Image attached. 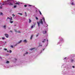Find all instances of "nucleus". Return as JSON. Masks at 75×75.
<instances>
[{
  "mask_svg": "<svg viewBox=\"0 0 75 75\" xmlns=\"http://www.w3.org/2000/svg\"><path fill=\"white\" fill-rule=\"evenodd\" d=\"M15 60H17V59H15Z\"/></svg>",
  "mask_w": 75,
  "mask_h": 75,
  "instance_id": "a18cd8bd",
  "label": "nucleus"
},
{
  "mask_svg": "<svg viewBox=\"0 0 75 75\" xmlns=\"http://www.w3.org/2000/svg\"><path fill=\"white\" fill-rule=\"evenodd\" d=\"M7 52H9V51L7 50Z\"/></svg>",
  "mask_w": 75,
  "mask_h": 75,
  "instance_id": "4c0bfd02",
  "label": "nucleus"
},
{
  "mask_svg": "<svg viewBox=\"0 0 75 75\" xmlns=\"http://www.w3.org/2000/svg\"><path fill=\"white\" fill-rule=\"evenodd\" d=\"M7 1H5L4 2V4H2V5L4 4H9V5H13V0H7Z\"/></svg>",
  "mask_w": 75,
  "mask_h": 75,
  "instance_id": "f257e3e1",
  "label": "nucleus"
},
{
  "mask_svg": "<svg viewBox=\"0 0 75 75\" xmlns=\"http://www.w3.org/2000/svg\"><path fill=\"white\" fill-rule=\"evenodd\" d=\"M42 46V45H41L40 44L39 45V47H41Z\"/></svg>",
  "mask_w": 75,
  "mask_h": 75,
  "instance_id": "c756f323",
  "label": "nucleus"
},
{
  "mask_svg": "<svg viewBox=\"0 0 75 75\" xmlns=\"http://www.w3.org/2000/svg\"><path fill=\"white\" fill-rule=\"evenodd\" d=\"M25 14H27V13L26 12H25Z\"/></svg>",
  "mask_w": 75,
  "mask_h": 75,
  "instance_id": "ea45409f",
  "label": "nucleus"
},
{
  "mask_svg": "<svg viewBox=\"0 0 75 75\" xmlns=\"http://www.w3.org/2000/svg\"><path fill=\"white\" fill-rule=\"evenodd\" d=\"M33 36H34V35H31V37H30V40H31V39H32V38H33Z\"/></svg>",
  "mask_w": 75,
  "mask_h": 75,
  "instance_id": "f8f14e48",
  "label": "nucleus"
},
{
  "mask_svg": "<svg viewBox=\"0 0 75 75\" xmlns=\"http://www.w3.org/2000/svg\"><path fill=\"white\" fill-rule=\"evenodd\" d=\"M11 48H13V45H11Z\"/></svg>",
  "mask_w": 75,
  "mask_h": 75,
  "instance_id": "c85d7f7f",
  "label": "nucleus"
},
{
  "mask_svg": "<svg viewBox=\"0 0 75 75\" xmlns=\"http://www.w3.org/2000/svg\"><path fill=\"white\" fill-rule=\"evenodd\" d=\"M17 7V5H14L13 6V8H16Z\"/></svg>",
  "mask_w": 75,
  "mask_h": 75,
  "instance_id": "5701e85b",
  "label": "nucleus"
},
{
  "mask_svg": "<svg viewBox=\"0 0 75 75\" xmlns=\"http://www.w3.org/2000/svg\"><path fill=\"white\" fill-rule=\"evenodd\" d=\"M23 42L25 43H26V42H27V40H24L23 41Z\"/></svg>",
  "mask_w": 75,
  "mask_h": 75,
  "instance_id": "9d476101",
  "label": "nucleus"
},
{
  "mask_svg": "<svg viewBox=\"0 0 75 75\" xmlns=\"http://www.w3.org/2000/svg\"><path fill=\"white\" fill-rule=\"evenodd\" d=\"M60 39H61V41H62V42H63V39H62V38L60 37Z\"/></svg>",
  "mask_w": 75,
  "mask_h": 75,
  "instance_id": "423d86ee",
  "label": "nucleus"
},
{
  "mask_svg": "<svg viewBox=\"0 0 75 75\" xmlns=\"http://www.w3.org/2000/svg\"><path fill=\"white\" fill-rule=\"evenodd\" d=\"M58 44H59V43H58Z\"/></svg>",
  "mask_w": 75,
  "mask_h": 75,
  "instance_id": "603ef678",
  "label": "nucleus"
},
{
  "mask_svg": "<svg viewBox=\"0 0 75 75\" xmlns=\"http://www.w3.org/2000/svg\"><path fill=\"white\" fill-rule=\"evenodd\" d=\"M10 32H11V33H12V31L11 30V31H10Z\"/></svg>",
  "mask_w": 75,
  "mask_h": 75,
  "instance_id": "a19ab883",
  "label": "nucleus"
},
{
  "mask_svg": "<svg viewBox=\"0 0 75 75\" xmlns=\"http://www.w3.org/2000/svg\"><path fill=\"white\" fill-rule=\"evenodd\" d=\"M46 26L47 27H48V25H47V24H46Z\"/></svg>",
  "mask_w": 75,
  "mask_h": 75,
  "instance_id": "2f4dec72",
  "label": "nucleus"
},
{
  "mask_svg": "<svg viewBox=\"0 0 75 75\" xmlns=\"http://www.w3.org/2000/svg\"><path fill=\"white\" fill-rule=\"evenodd\" d=\"M46 31L47 29H45V30L42 31V33L43 34H46Z\"/></svg>",
  "mask_w": 75,
  "mask_h": 75,
  "instance_id": "7ed1b4c3",
  "label": "nucleus"
},
{
  "mask_svg": "<svg viewBox=\"0 0 75 75\" xmlns=\"http://www.w3.org/2000/svg\"><path fill=\"white\" fill-rule=\"evenodd\" d=\"M13 17H14V16H15V15H13Z\"/></svg>",
  "mask_w": 75,
  "mask_h": 75,
  "instance_id": "49530a36",
  "label": "nucleus"
},
{
  "mask_svg": "<svg viewBox=\"0 0 75 75\" xmlns=\"http://www.w3.org/2000/svg\"><path fill=\"white\" fill-rule=\"evenodd\" d=\"M5 36L6 37V38H8V35L7 34H5Z\"/></svg>",
  "mask_w": 75,
  "mask_h": 75,
  "instance_id": "0eeeda50",
  "label": "nucleus"
},
{
  "mask_svg": "<svg viewBox=\"0 0 75 75\" xmlns=\"http://www.w3.org/2000/svg\"><path fill=\"white\" fill-rule=\"evenodd\" d=\"M14 31H15V32H18V33H20V31H19V32L17 31V30H14Z\"/></svg>",
  "mask_w": 75,
  "mask_h": 75,
  "instance_id": "aec40b11",
  "label": "nucleus"
},
{
  "mask_svg": "<svg viewBox=\"0 0 75 75\" xmlns=\"http://www.w3.org/2000/svg\"><path fill=\"white\" fill-rule=\"evenodd\" d=\"M6 64H9V61H7L6 62Z\"/></svg>",
  "mask_w": 75,
  "mask_h": 75,
  "instance_id": "4be33fe9",
  "label": "nucleus"
},
{
  "mask_svg": "<svg viewBox=\"0 0 75 75\" xmlns=\"http://www.w3.org/2000/svg\"><path fill=\"white\" fill-rule=\"evenodd\" d=\"M8 28V29H10V28Z\"/></svg>",
  "mask_w": 75,
  "mask_h": 75,
  "instance_id": "37998d69",
  "label": "nucleus"
},
{
  "mask_svg": "<svg viewBox=\"0 0 75 75\" xmlns=\"http://www.w3.org/2000/svg\"><path fill=\"white\" fill-rule=\"evenodd\" d=\"M25 16H27V14H26L25 15Z\"/></svg>",
  "mask_w": 75,
  "mask_h": 75,
  "instance_id": "e433bc0d",
  "label": "nucleus"
},
{
  "mask_svg": "<svg viewBox=\"0 0 75 75\" xmlns=\"http://www.w3.org/2000/svg\"><path fill=\"white\" fill-rule=\"evenodd\" d=\"M33 24H34V25H32L31 27V28H34V27H35V23H34Z\"/></svg>",
  "mask_w": 75,
  "mask_h": 75,
  "instance_id": "20e7f679",
  "label": "nucleus"
},
{
  "mask_svg": "<svg viewBox=\"0 0 75 75\" xmlns=\"http://www.w3.org/2000/svg\"><path fill=\"white\" fill-rule=\"evenodd\" d=\"M4 50L5 51H7V49L4 48Z\"/></svg>",
  "mask_w": 75,
  "mask_h": 75,
  "instance_id": "393cba45",
  "label": "nucleus"
},
{
  "mask_svg": "<svg viewBox=\"0 0 75 75\" xmlns=\"http://www.w3.org/2000/svg\"><path fill=\"white\" fill-rule=\"evenodd\" d=\"M0 15L1 16H3V13L1 12L0 13Z\"/></svg>",
  "mask_w": 75,
  "mask_h": 75,
  "instance_id": "1a4fd4ad",
  "label": "nucleus"
},
{
  "mask_svg": "<svg viewBox=\"0 0 75 75\" xmlns=\"http://www.w3.org/2000/svg\"><path fill=\"white\" fill-rule=\"evenodd\" d=\"M13 15H14V14H13Z\"/></svg>",
  "mask_w": 75,
  "mask_h": 75,
  "instance_id": "3c124183",
  "label": "nucleus"
},
{
  "mask_svg": "<svg viewBox=\"0 0 75 75\" xmlns=\"http://www.w3.org/2000/svg\"><path fill=\"white\" fill-rule=\"evenodd\" d=\"M4 27L5 28V29H6V25H5L4 26Z\"/></svg>",
  "mask_w": 75,
  "mask_h": 75,
  "instance_id": "a211bd4d",
  "label": "nucleus"
},
{
  "mask_svg": "<svg viewBox=\"0 0 75 75\" xmlns=\"http://www.w3.org/2000/svg\"><path fill=\"white\" fill-rule=\"evenodd\" d=\"M39 11L40 15H42V13H41V11Z\"/></svg>",
  "mask_w": 75,
  "mask_h": 75,
  "instance_id": "6ab92c4d",
  "label": "nucleus"
},
{
  "mask_svg": "<svg viewBox=\"0 0 75 75\" xmlns=\"http://www.w3.org/2000/svg\"><path fill=\"white\" fill-rule=\"evenodd\" d=\"M0 50H1V48H0Z\"/></svg>",
  "mask_w": 75,
  "mask_h": 75,
  "instance_id": "8fccbe9b",
  "label": "nucleus"
},
{
  "mask_svg": "<svg viewBox=\"0 0 75 75\" xmlns=\"http://www.w3.org/2000/svg\"><path fill=\"white\" fill-rule=\"evenodd\" d=\"M36 20H38V18H37V17H36Z\"/></svg>",
  "mask_w": 75,
  "mask_h": 75,
  "instance_id": "7c9ffc66",
  "label": "nucleus"
},
{
  "mask_svg": "<svg viewBox=\"0 0 75 75\" xmlns=\"http://www.w3.org/2000/svg\"><path fill=\"white\" fill-rule=\"evenodd\" d=\"M43 50H44V49Z\"/></svg>",
  "mask_w": 75,
  "mask_h": 75,
  "instance_id": "864d4df0",
  "label": "nucleus"
},
{
  "mask_svg": "<svg viewBox=\"0 0 75 75\" xmlns=\"http://www.w3.org/2000/svg\"><path fill=\"white\" fill-rule=\"evenodd\" d=\"M2 40H4V39H5V38H4V37H2Z\"/></svg>",
  "mask_w": 75,
  "mask_h": 75,
  "instance_id": "cd10ccee",
  "label": "nucleus"
},
{
  "mask_svg": "<svg viewBox=\"0 0 75 75\" xmlns=\"http://www.w3.org/2000/svg\"><path fill=\"white\" fill-rule=\"evenodd\" d=\"M9 52L10 53H11V52H12V51H11V50H10Z\"/></svg>",
  "mask_w": 75,
  "mask_h": 75,
  "instance_id": "bb28decb",
  "label": "nucleus"
},
{
  "mask_svg": "<svg viewBox=\"0 0 75 75\" xmlns=\"http://www.w3.org/2000/svg\"><path fill=\"white\" fill-rule=\"evenodd\" d=\"M15 4H18V5H19V4H20V3L16 2Z\"/></svg>",
  "mask_w": 75,
  "mask_h": 75,
  "instance_id": "4468645a",
  "label": "nucleus"
},
{
  "mask_svg": "<svg viewBox=\"0 0 75 75\" xmlns=\"http://www.w3.org/2000/svg\"><path fill=\"white\" fill-rule=\"evenodd\" d=\"M66 58H67V57L65 58H64V59H65Z\"/></svg>",
  "mask_w": 75,
  "mask_h": 75,
  "instance_id": "c03bdc74",
  "label": "nucleus"
},
{
  "mask_svg": "<svg viewBox=\"0 0 75 75\" xmlns=\"http://www.w3.org/2000/svg\"><path fill=\"white\" fill-rule=\"evenodd\" d=\"M47 42H48V40H47Z\"/></svg>",
  "mask_w": 75,
  "mask_h": 75,
  "instance_id": "de8ad7c7",
  "label": "nucleus"
},
{
  "mask_svg": "<svg viewBox=\"0 0 75 75\" xmlns=\"http://www.w3.org/2000/svg\"><path fill=\"white\" fill-rule=\"evenodd\" d=\"M28 6H33L32 5H29Z\"/></svg>",
  "mask_w": 75,
  "mask_h": 75,
  "instance_id": "473e14b6",
  "label": "nucleus"
},
{
  "mask_svg": "<svg viewBox=\"0 0 75 75\" xmlns=\"http://www.w3.org/2000/svg\"><path fill=\"white\" fill-rule=\"evenodd\" d=\"M1 4H0V8H2V5H1Z\"/></svg>",
  "mask_w": 75,
  "mask_h": 75,
  "instance_id": "dca6fc26",
  "label": "nucleus"
},
{
  "mask_svg": "<svg viewBox=\"0 0 75 75\" xmlns=\"http://www.w3.org/2000/svg\"><path fill=\"white\" fill-rule=\"evenodd\" d=\"M38 35H36V37H38Z\"/></svg>",
  "mask_w": 75,
  "mask_h": 75,
  "instance_id": "c9c22d12",
  "label": "nucleus"
},
{
  "mask_svg": "<svg viewBox=\"0 0 75 75\" xmlns=\"http://www.w3.org/2000/svg\"><path fill=\"white\" fill-rule=\"evenodd\" d=\"M45 39H44L42 41V42H43V43L45 42Z\"/></svg>",
  "mask_w": 75,
  "mask_h": 75,
  "instance_id": "412c9836",
  "label": "nucleus"
},
{
  "mask_svg": "<svg viewBox=\"0 0 75 75\" xmlns=\"http://www.w3.org/2000/svg\"><path fill=\"white\" fill-rule=\"evenodd\" d=\"M0 58H1V57H0Z\"/></svg>",
  "mask_w": 75,
  "mask_h": 75,
  "instance_id": "09e8293b",
  "label": "nucleus"
},
{
  "mask_svg": "<svg viewBox=\"0 0 75 75\" xmlns=\"http://www.w3.org/2000/svg\"><path fill=\"white\" fill-rule=\"evenodd\" d=\"M73 68H74L75 67L74 66H73Z\"/></svg>",
  "mask_w": 75,
  "mask_h": 75,
  "instance_id": "79ce46f5",
  "label": "nucleus"
},
{
  "mask_svg": "<svg viewBox=\"0 0 75 75\" xmlns=\"http://www.w3.org/2000/svg\"><path fill=\"white\" fill-rule=\"evenodd\" d=\"M31 20H30V19H29V23H31Z\"/></svg>",
  "mask_w": 75,
  "mask_h": 75,
  "instance_id": "b1692460",
  "label": "nucleus"
},
{
  "mask_svg": "<svg viewBox=\"0 0 75 75\" xmlns=\"http://www.w3.org/2000/svg\"><path fill=\"white\" fill-rule=\"evenodd\" d=\"M18 14H20V15H21V16H22L23 14H22V13H18Z\"/></svg>",
  "mask_w": 75,
  "mask_h": 75,
  "instance_id": "ddd939ff",
  "label": "nucleus"
},
{
  "mask_svg": "<svg viewBox=\"0 0 75 75\" xmlns=\"http://www.w3.org/2000/svg\"><path fill=\"white\" fill-rule=\"evenodd\" d=\"M24 7H27V5H25Z\"/></svg>",
  "mask_w": 75,
  "mask_h": 75,
  "instance_id": "72a5a7b5",
  "label": "nucleus"
},
{
  "mask_svg": "<svg viewBox=\"0 0 75 75\" xmlns=\"http://www.w3.org/2000/svg\"><path fill=\"white\" fill-rule=\"evenodd\" d=\"M74 61V60H71V62H72V61Z\"/></svg>",
  "mask_w": 75,
  "mask_h": 75,
  "instance_id": "58836bf2",
  "label": "nucleus"
},
{
  "mask_svg": "<svg viewBox=\"0 0 75 75\" xmlns=\"http://www.w3.org/2000/svg\"><path fill=\"white\" fill-rule=\"evenodd\" d=\"M11 20H10V23H13V21H11Z\"/></svg>",
  "mask_w": 75,
  "mask_h": 75,
  "instance_id": "f3484780",
  "label": "nucleus"
},
{
  "mask_svg": "<svg viewBox=\"0 0 75 75\" xmlns=\"http://www.w3.org/2000/svg\"><path fill=\"white\" fill-rule=\"evenodd\" d=\"M28 54V52H26V53L24 54V56L25 55V54Z\"/></svg>",
  "mask_w": 75,
  "mask_h": 75,
  "instance_id": "a878e982",
  "label": "nucleus"
},
{
  "mask_svg": "<svg viewBox=\"0 0 75 75\" xmlns=\"http://www.w3.org/2000/svg\"><path fill=\"white\" fill-rule=\"evenodd\" d=\"M37 23L38 24V27H40V24L41 23L42 24L43 23L42 22V19H41L39 22H37Z\"/></svg>",
  "mask_w": 75,
  "mask_h": 75,
  "instance_id": "f03ea898",
  "label": "nucleus"
},
{
  "mask_svg": "<svg viewBox=\"0 0 75 75\" xmlns=\"http://www.w3.org/2000/svg\"><path fill=\"white\" fill-rule=\"evenodd\" d=\"M42 20H43V21H44V23H45V18H44V17H42Z\"/></svg>",
  "mask_w": 75,
  "mask_h": 75,
  "instance_id": "6e6552de",
  "label": "nucleus"
},
{
  "mask_svg": "<svg viewBox=\"0 0 75 75\" xmlns=\"http://www.w3.org/2000/svg\"><path fill=\"white\" fill-rule=\"evenodd\" d=\"M73 0H71V2L70 3V4H71V5H75V4H74V2L73 1H73Z\"/></svg>",
  "mask_w": 75,
  "mask_h": 75,
  "instance_id": "39448f33",
  "label": "nucleus"
},
{
  "mask_svg": "<svg viewBox=\"0 0 75 75\" xmlns=\"http://www.w3.org/2000/svg\"><path fill=\"white\" fill-rule=\"evenodd\" d=\"M7 19H9V20H12V18H10L9 17H8L7 18Z\"/></svg>",
  "mask_w": 75,
  "mask_h": 75,
  "instance_id": "2eb2a0df",
  "label": "nucleus"
},
{
  "mask_svg": "<svg viewBox=\"0 0 75 75\" xmlns=\"http://www.w3.org/2000/svg\"><path fill=\"white\" fill-rule=\"evenodd\" d=\"M22 40H20V41L18 43V44H20L21 43V42H22Z\"/></svg>",
  "mask_w": 75,
  "mask_h": 75,
  "instance_id": "9b49d317",
  "label": "nucleus"
},
{
  "mask_svg": "<svg viewBox=\"0 0 75 75\" xmlns=\"http://www.w3.org/2000/svg\"><path fill=\"white\" fill-rule=\"evenodd\" d=\"M33 49H33V48L31 49H30V50H31V51H32V50H33Z\"/></svg>",
  "mask_w": 75,
  "mask_h": 75,
  "instance_id": "f704fd0d",
  "label": "nucleus"
}]
</instances>
